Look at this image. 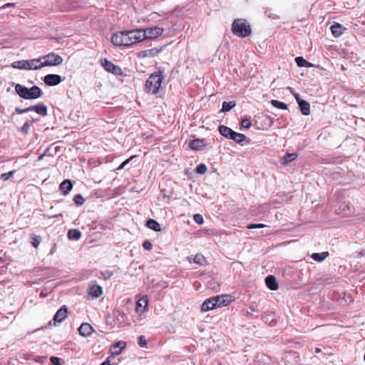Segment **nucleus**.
I'll return each mask as SVG.
<instances>
[{
  "label": "nucleus",
  "mask_w": 365,
  "mask_h": 365,
  "mask_svg": "<svg viewBox=\"0 0 365 365\" xmlns=\"http://www.w3.org/2000/svg\"><path fill=\"white\" fill-rule=\"evenodd\" d=\"M143 41L141 29L120 31L114 34L111 38L112 43L117 46H130Z\"/></svg>",
  "instance_id": "nucleus-1"
},
{
  "label": "nucleus",
  "mask_w": 365,
  "mask_h": 365,
  "mask_svg": "<svg viewBox=\"0 0 365 365\" xmlns=\"http://www.w3.org/2000/svg\"><path fill=\"white\" fill-rule=\"evenodd\" d=\"M164 77L163 76V71H158L148 78L145 82V90L147 93L151 94H156L158 93Z\"/></svg>",
  "instance_id": "nucleus-2"
},
{
  "label": "nucleus",
  "mask_w": 365,
  "mask_h": 365,
  "mask_svg": "<svg viewBox=\"0 0 365 365\" xmlns=\"http://www.w3.org/2000/svg\"><path fill=\"white\" fill-rule=\"evenodd\" d=\"M230 303L227 296H216L205 300L202 306V312H207L227 305Z\"/></svg>",
  "instance_id": "nucleus-3"
},
{
  "label": "nucleus",
  "mask_w": 365,
  "mask_h": 365,
  "mask_svg": "<svg viewBox=\"0 0 365 365\" xmlns=\"http://www.w3.org/2000/svg\"><path fill=\"white\" fill-rule=\"evenodd\" d=\"M233 34L239 37H246L250 35L251 28L245 19H235L232 26Z\"/></svg>",
  "instance_id": "nucleus-4"
},
{
  "label": "nucleus",
  "mask_w": 365,
  "mask_h": 365,
  "mask_svg": "<svg viewBox=\"0 0 365 365\" xmlns=\"http://www.w3.org/2000/svg\"><path fill=\"white\" fill-rule=\"evenodd\" d=\"M43 67L44 66H56L63 63V58L52 52L41 57Z\"/></svg>",
  "instance_id": "nucleus-5"
},
{
  "label": "nucleus",
  "mask_w": 365,
  "mask_h": 365,
  "mask_svg": "<svg viewBox=\"0 0 365 365\" xmlns=\"http://www.w3.org/2000/svg\"><path fill=\"white\" fill-rule=\"evenodd\" d=\"M143 30V36L144 40H153L155 39L160 36H161L163 33V29L158 26H153L148 27Z\"/></svg>",
  "instance_id": "nucleus-6"
},
{
  "label": "nucleus",
  "mask_w": 365,
  "mask_h": 365,
  "mask_svg": "<svg viewBox=\"0 0 365 365\" xmlns=\"http://www.w3.org/2000/svg\"><path fill=\"white\" fill-rule=\"evenodd\" d=\"M101 64L105 70L109 73H111L116 76H120L123 74V71L120 67L113 64L111 61L104 58L101 61Z\"/></svg>",
  "instance_id": "nucleus-7"
},
{
  "label": "nucleus",
  "mask_w": 365,
  "mask_h": 365,
  "mask_svg": "<svg viewBox=\"0 0 365 365\" xmlns=\"http://www.w3.org/2000/svg\"><path fill=\"white\" fill-rule=\"evenodd\" d=\"M42 95L41 88L34 86L31 88L24 87V99H36Z\"/></svg>",
  "instance_id": "nucleus-8"
},
{
  "label": "nucleus",
  "mask_w": 365,
  "mask_h": 365,
  "mask_svg": "<svg viewBox=\"0 0 365 365\" xmlns=\"http://www.w3.org/2000/svg\"><path fill=\"white\" fill-rule=\"evenodd\" d=\"M68 309L66 306L61 307L53 317V325L57 326L68 317Z\"/></svg>",
  "instance_id": "nucleus-9"
},
{
  "label": "nucleus",
  "mask_w": 365,
  "mask_h": 365,
  "mask_svg": "<svg viewBox=\"0 0 365 365\" xmlns=\"http://www.w3.org/2000/svg\"><path fill=\"white\" fill-rule=\"evenodd\" d=\"M43 68L41 57L24 61V70H37Z\"/></svg>",
  "instance_id": "nucleus-10"
},
{
  "label": "nucleus",
  "mask_w": 365,
  "mask_h": 365,
  "mask_svg": "<svg viewBox=\"0 0 365 365\" xmlns=\"http://www.w3.org/2000/svg\"><path fill=\"white\" fill-rule=\"evenodd\" d=\"M62 81L61 76L57 74H48L43 78L44 83L49 86H57Z\"/></svg>",
  "instance_id": "nucleus-11"
},
{
  "label": "nucleus",
  "mask_w": 365,
  "mask_h": 365,
  "mask_svg": "<svg viewBox=\"0 0 365 365\" xmlns=\"http://www.w3.org/2000/svg\"><path fill=\"white\" fill-rule=\"evenodd\" d=\"M31 111H35L36 114L44 116L47 115V107L44 104H38L24 108V113Z\"/></svg>",
  "instance_id": "nucleus-12"
},
{
  "label": "nucleus",
  "mask_w": 365,
  "mask_h": 365,
  "mask_svg": "<svg viewBox=\"0 0 365 365\" xmlns=\"http://www.w3.org/2000/svg\"><path fill=\"white\" fill-rule=\"evenodd\" d=\"M126 347V342L124 341H119L118 342H116L115 344H114L111 347H110V353L112 354V355L115 356V355H119L120 354V353L122 352V351Z\"/></svg>",
  "instance_id": "nucleus-13"
},
{
  "label": "nucleus",
  "mask_w": 365,
  "mask_h": 365,
  "mask_svg": "<svg viewBox=\"0 0 365 365\" xmlns=\"http://www.w3.org/2000/svg\"><path fill=\"white\" fill-rule=\"evenodd\" d=\"M148 301L146 297H141L136 303L135 312L143 314L147 310Z\"/></svg>",
  "instance_id": "nucleus-14"
},
{
  "label": "nucleus",
  "mask_w": 365,
  "mask_h": 365,
  "mask_svg": "<svg viewBox=\"0 0 365 365\" xmlns=\"http://www.w3.org/2000/svg\"><path fill=\"white\" fill-rule=\"evenodd\" d=\"M93 331V328L88 323H83L78 328L79 334L83 336H91Z\"/></svg>",
  "instance_id": "nucleus-15"
},
{
  "label": "nucleus",
  "mask_w": 365,
  "mask_h": 365,
  "mask_svg": "<svg viewBox=\"0 0 365 365\" xmlns=\"http://www.w3.org/2000/svg\"><path fill=\"white\" fill-rule=\"evenodd\" d=\"M344 30L345 28L339 23H335L331 26V31L334 37L340 36Z\"/></svg>",
  "instance_id": "nucleus-16"
},
{
  "label": "nucleus",
  "mask_w": 365,
  "mask_h": 365,
  "mask_svg": "<svg viewBox=\"0 0 365 365\" xmlns=\"http://www.w3.org/2000/svg\"><path fill=\"white\" fill-rule=\"evenodd\" d=\"M103 293L102 287L100 285L94 284L90 287L89 295L92 297L98 298Z\"/></svg>",
  "instance_id": "nucleus-17"
},
{
  "label": "nucleus",
  "mask_w": 365,
  "mask_h": 365,
  "mask_svg": "<svg viewBox=\"0 0 365 365\" xmlns=\"http://www.w3.org/2000/svg\"><path fill=\"white\" fill-rule=\"evenodd\" d=\"M265 282L268 288L271 290H277L278 284L274 277L269 275L265 279Z\"/></svg>",
  "instance_id": "nucleus-18"
},
{
  "label": "nucleus",
  "mask_w": 365,
  "mask_h": 365,
  "mask_svg": "<svg viewBox=\"0 0 365 365\" xmlns=\"http://www.w3.org/2000/svg\"><path fill=\"white\" fill-rule=\"evenodd\" d=\"M73 185L69 180H63L60 185V189L63 195H67L72 189Z\"/></svg>",
  "instance_id": "nucleus-19"
},
{
  "label": "nucleus",
  "mask_w": 365,
  "mask_h": 365,
  "mask_svg": "<svg viewBox=\"0 0 365 365\" xmlns=\"http://www.w3.org/2000/svg\"><path fill=\"white\" fill-rule=\"evenodd\" d=\"M298 105L303 115H308L310 114V105L307 101L303 100Z\"/></svg>",
  "instance_id": "nucleus-20"
},
{
  "label": "nucleus",
  "mask_w": 365,
  "mask_h": 365,
  "mask_svg": "<svg viewBox=\"0 0 365 365\" xmlns=\"http://www.w3.org/2000/svg\"><path fill=\"white\" fill-rule=\"evenodd\" d=\"M218 130L222 136H224L225 138H228V139L230 138V137L233 133V130L231 128H230L229 127H227L225 125L219 126Z\"/></svg>",
  "instance_id": "nucleus-21"
},
{
  "label": "nucleus",
  "mask_w": 365,
  "mask_h": 365,
  "mask_svg": "<svg viewBox=\"0 0 365 365\" xmlns=\"http://www.w3.org/2000/svg\"><path fill=\"white\" fill-rule=\"evenodd\" d=\"M146 226L155 232H160L161 230L160 225L153 219H149L146 222Z\"/></svg>",
  "instance_id": "nucleus-22"
},
{
  "label": "nucleus",
  "mask_w": 365,
  "mask_h": 365,
  "mask_svg": "<svg viewBox=\"0 0 365 365\" xmlns=\"http://www.w3.org/2000/svg\"><path fill=\"white\" fill-rule=\"evenodd\" d=\"M329 256V252H323L321 253H313L311 255V257L317 262H321L324 261Z\"/></svg>",
  "instance_id": "nucleus-23"
},
{
  "label": "nucleus",
  "mask_w": 365,
  "mask_h": 365,
  "mask_svg": "<svg viewBox=\"0 0 365 365\" xmlns=\"http://www.w3.org/2000/svg\"><path fill=\"white\" fill-rule=\"evenodd\" d=\"M81 237V232L76 229L70 230L68 232V237L70 240H78Z\"/></svg>",
  "instance_id": "nucleus-24"
},
{
  "label": "nucleus",
  "mask_w": 365,
  "mask_h": 365,
  "mask_svg": "<svg viewBox=\"0 0 365 365\" xmlns=\"http://www.w3.org/2000/svg\"><path fill=\"white\" fill-rule=\"evenodd\" d=\"M245 138H246V136L244 134L233 131L230 139L234 140L235 142H236L237 143H240L243 142L245 140Z\"/></svg>",
  "instance_id": "nucleus-25"
},
{
  "label": "nucleus",
  "mask_w": 365,
  "mask_h": 365,
  "mask_svg": "<svg viewBox=\"0 0 365 365\" xmlns=\"http://www.w3.org/2000/svg\"><path fill=\"white\" fill-rule=\"evenodd\" d=\"M295 61L299 67L310 68L313 65L306 61L304 58L299 56L295 58Z\"/></svg>",
  "instance_id": "nucleus-26"
},
{
  "label": "nucleus",
  "mask_w": 365,
  "mask_h": 365,
  "mask_svg": "<svg viewBox=\"0 0 365 365\" xmlns=\"http://www.w3.org/2000/svg\"><path fill=\"white\" fill-rule=\"evenodd\" d=\"M189 146L192 150H199L204 146V144H203V141L202 140L195 139V140H192L190 143Z\"/></svg>",
  "instance_id": "nucleus-27"
},
{
  "label": "nucleus",
  "mask_w": 365,
  "mask_h": 365,
  "mask_svg": "<svg viewBox=\"0 0 365 365\" xmlns=\"http://www.w3.org/2000/svg\"><path fill=\"white\" fill-rule=\"evenodd\" d=\"M235 106V103L233 101L230 102H223L222 107L221 109V112H228L230 111L232 108H234Z\"/></svg>",
  "instance_id": "nucleus-28"
},
{
  "label": "nucleus",
  "mask_w": 365,
  "mask_h": 365,
  "mask_svg": "<svg viewBox=\"0 0 365 365\" xmlns=\"http://www.w3.org/2000/svg\"><path fill=\"white\" fill-rule=\"evenodd\" d=\"M271 104L277 108H279V109H282V110H287L288 108L287 107V105L285 104L283 102H280L277 100H272L271 101Z\"/></svg>",
  "instance_id": "nucleus-29"
},
{
  "label": "nucleus",
  "mask_w": 365,
  "mask_h": 365,
  "mask_svg": "<svg viewBox=\"0 0 365 365\" xmlns=\"http://www.w3.org/2000/svg\"><path fill=\"white\" fill-rule=\"evenodd\" d=\"M194 262L200 265H205L207 262L206 259L202 255L197 254L194 258Z\"/></svg>",
  "instance_id": "nucleus-30"
},
{
  "label": "nucleus",
  "mask_w": 365,
  "mask_h": 365,
  "mask_svg": "<svg viewBox=\"0 0 365 365\" xmlns=\"http://www.w3.org/2000/svg\"><path fill=\"white\" fill-rule=\"evenodd\" d=\"M297 155L296 153H287L284 157V164H287L296 159Z\"/></svg>",
  "instance_id": "nucleus-31"
},
{
  "label": "nucleus",
  "mask_w": 365,
  "mask_h": 365,
  "mask_svg": "<svg viewBox=\"0 0 365 365\" xmlns=\"http://www.w3.org/2000/svg\"><path fill=\"white\" fill-rule=\"evenodd\" d=\"M263 320L266 323H269L270 325H274V315L273 314H267L263 316Z\"/></svg>",
  "instance_id": "nucleus-32"
},
{
  "label": "nucleus",
  "mask_w": 365,
  "mask_h": 365,
  "mask_svg": "<svg viewBox=\"0 0 365 365\" xmlns=\"http://www.w3.org/2000/svg\"><path fill=\"white\" fill-rule=\"evenodd\" d=\"M31 243L35 247L37 248L41 242V237L36 235H31L30 237Z\"/></svg>",
  "instance_id": "nucleus-33"
},
{
  "label": "nucleus",
  "mask_w": 365,
  "mask_h": 365,
  "mask_svg": "<svg viewBox=\"0 0 365 365\" xmlns=\"http://www.w3.org/2000/svg\"><path fill=\"white\" fill-rule=\"evenodd\" d=\"M207 172V167L205 164H200L196 168V173L198 174H205Z\"/></svg>",
  "instance_id": "nucleus-34"
},
{
  "label": "nucleus",
  "mask_w": 365,
  "mask_h": 365,
  "mask_svg": "<svg viewBox=\"0 0 365 365\" xmlns=\"http://www.w3.org/2000/svg\"><path fill=\"white\" fill-rule=\"evenodd\" d=\"M73 200L77 205H82L85 202V199L81 195H76Z\"/></svg>",
  "instance_id": "nucleus-35"
},
{
  "label": "nucleus",
  "mask_w": 365,
  "mask_h": 365,
  "mask_svg": "<svg viewBox=\"0 0 365 365\" xmlns=\"http://www.w3.org/2000/svg\"><path fill=\"white\" fill-rule=\"evenodd\" d=\"M114 315H115V318H116L118 320H119V321H120V322H124L125 319L126 318L125 314H123V313H121V312H119V311H116V312H114Z\"/></svg>",
  "instance_id": "nucleus-36"
},
{
  "label": "nucleus",
  "mask_w": 365,
  "mask_h": 365,
  "mask_svg": "<svg viewBox=\"0 0 365 365\" xmlns=\"http://www.w3.org/2000/svg\"><path fill=\"white\" fill-rule=\"evenodd\" d=\"M138 344L141 347H145L147 345V340L145 337L143 335L138 337Z\"/></svg>",
  "instance_id": "nucleus-37"
},
{
  "label": "nucleus",
  "mask_w": 365,
  "mask_h": 365,
  "mask_svg": "<svg viewBox=\"0 0 365 365\" xmlns=\"http://www.w3.org/2000/svg\"><path fill=\"white\" fill-rule=\"evenodd\" d=\"M16 171L15 170H13V171H10L9 173H3L1 175V179L3 180L4 181L5 180H7L10 178V177L11 175H14V173H15Z\"/></svg>",
  "instance_id": "nucleus-38"
},
{
  "label": "nucleus",
  "mask_w": 365,
  "mask_h": 365,
  "mask_svg": "<svg viewBox=\"0 0 365 365\" xmlns=\"http://www.w3.org/2000/svg\"><path fill=\"white\" fill-rule=\"evenodd\" d=\"M143 247L146 250H151L153 245L149 240H145L143 243Z\"/></svg>",
  "instance_id": "nucleus-39"
},
{
  "label": "nucleus",
  "mask_w": 365,
  "mask_h": 365,
  "mask_svg": "<svg viewBox=\"0 0 365 365\" xmlns=\"http://www.w3.org/2000/svg\"><path fill=\"white\" fill-rule=\"evenodd\" d=\"M194 220L199 225H202L203 223L202 216L200 214H196L194 215Z\"/></svg>",
  "instance_id": "nucleus-40"
},
{
  "label": "nucleus",
  "mask_w": 365,
  "mask_h": 365,
  "mask_svg": "<svg viewBox=\"0 0 365 365\" xmlns=\"http://www.w3.org/2000/svg\"><path fill=\"white\" fill-rule=\"evenodd\" d=\"M288 89L293 94L298 104L299 103L300 101H303L302 99L300 98L299 95L294 91L293 88L289 87Z\"/></svg>",
  "instance_id": "nucleus-41"
},
{
  "label": "nucleus",
  "mask_w": 365,
  "mask_h": 365,
  "mask_svg": "<svg viewBox=\"0 0 365 365\" xmlns=\"http://www.w3.org/2000/svg\"><path fill=\"white\" fill-rule=\"evenodd\" d=\"M134 158H135V155H133L131 156L130 158H129L128 159H127L126 160H125L123 163H122L120 164V165L119 166V168H118V170H121L123 169L127 164H128Z\"/></svg>",
  "instance_id": "nucleus-42"
},
{
  "label": "nucleus",
  "mask_w": 365,
  "mask_h": 365,
  "mask_svg": "<svg viewBox=\"0 0 365 365\" xmlns=\"http://www.w3.org/2000/svg\"><path fill=\"white\" fill-rule=\"evenodd\" d=\"M241 125L245 128H250L251 123L249 119H243L241 122Z\"/></svg>",
  "instance_id": "nucleus-43"
},
{
  "label": "nucleus",
  "mask_w": 365,
  "mask_h": 365,
  "mask_svg": "<svg viewBox=\"0 0 365 365\" xmlns=\"http://www.w3.org/2000/svg\"><path fill=\"white\" fill-rule=\"evenodd\" d=\"M16 91L20 97L23 98V86L17 84L16 86Z\"/></svg>",
  "instance_id": "nucleus-44"
},
{
  "label": "nucleus",
  "mask_w": 365,
  "mask_h": 365,
  "mask_svg": "<svg viewBox=\"0 0 365 365\" xmlns=\"http://www.w3.org/2000/svg\"><path fill=\"white\" fill-rule=\"evenodd\" d=\"M50 360L54 365H61L60 359L58 357L52 356L51 357Z\"/></svg>",
  "instance_id": "nucleus-45"
},
{
  "label": "nucleus",
  "mask_w": 365,
  "mask_h": 365,
  "mask_svg": "<svg viewBox=\"0 0 365 365\" xmlns=\"http://www.w3.org/2000/svg\"><path fill=\"white\" fill-rule=\"evenodd\" d=\"M153 50L145 51L143 56H150L153 54Z\"/></svg>",
  "instance_id": "nucleus-46"
},
{
  "label": "nucleus",
  "mask_w": 365,
  "mask_h": 365,
  "mask_svg": "<svg viewBox=\"0 0 365 365\" xmlns=\"http://www.w3.org/2000/svg\"><path fill=\"white\" fill-rule=\"evenodd\" d=\"M15 64H18V68L20 69H23V61H17L14 63Z\"/></svg>",
  "instance_id": "nucleus-47"
},
{
  "label": "nucleus",
  "mask_w": 365,
  "mask_h": 365,
  "mask_svg": "<svg viewBox=\"0 0 365 365\" xmlns=\"http://www.w3.org/2000/svg\"><path fill=\"white\" fill-rule=\"evenodd\" d=\"M247 228L250 230L257 229V224H251L247 226Z\"/></svg>",
  "instance_id": "nucleus-48"
},
{
  "label": "nucleus",
  "mask_w": 365,
  "mask_h": 365,
  "mask_svg": "<svg viewBox=\"0 0 365 365\" xmlns=\"http://www.w3.org/2000/svg\"><path fill=\"white\" fill-rule=\"evenodd\" d=\"M265 227H267V225H265L264 224H257V228H263Z\"/></svg>",
  "instance_id": "nucleus-49"
},
{
  "label": "nucleus",
  "mask_w": 365,
  "mask_h": 365,
  "mask_svg": "<svg viewBox=\"0 0 365 365\" xmlns=\"http://www.w3.org/2000/svg\"><path fill=\"white\" fill-rule=\"evenodd\" d=\"M13 5H14V4L8 3V4H6L5 5H4L2 7H3V8H6V7L11 6H13Z\"/></svg>",
  "instance_id": "nucleus-50"
},
{
  "label": "nucleus",
  "mask_w": 365,
  "mask_h": 365,
  "mask_svg": "<svg viewBox=\"0 0 365 365\" xmlns=\"http://www.w3.org/2000/svg\"><path fill=\"white\" fill-rule=\"evenodd\" d=\"M16 111L18 113H23V109H21V108H16Z\"/></svg>",
  "instance_id": "nucleus-51"
},
{
  "label": "nucleus",
  "mask_w": 365,
  "mask_h": 365,
  "mask_svg": "<svg viewBox=\"0 0 365 365\" xmlns=\"http://www.w3.org/2000/svg\"><path fill=\"white\" fill-rule=\"evenodd\" d=\"M43 156H44V154H43V155H40V156L38 157V160H42V158H43Z\"/></svg>",
  "instance_id": "nucleus-52"
},
{
  "label": "nucleus",
  "mask_w": 365,
  "mask_h": 365,
  "mask_svg": "<svg viewBox=\"0 0 365 365\" xmlns=\"http://www.w3.org/2000/svg\"><path fill=\"white\" fill-rule=\"evenodd\" d=\"M101 365H110V364L108 362L105 361V362L102 363Z\"/></svg>",
  "instance_id": "nucleus-53"
},
{
  "label": "nucleus",
  "mask_w": 365,
  "mask_h": 365,
  "mask_svg": "<svg viewBox=\"0 0 365 365\" xmlns=\"http://www.w3.org/2000/svg\"><path fill=\"white\" fill-rule=\"evenodd\" d=\"M13 66H14V67H15V68H16V67H18V64H15V63H14V65H13Z\"/></svg>",
  "instance_id": "nucleus-54"
},
{
  "label": "nucleus",
  "mask_w": 365,
  "mask_h": 365,
  "mask_svg": "<svg viewBox=\"0 0 365 365\" xmlns=\"http://www.w3.org/2000/svg\"><path fill=\"white\" fill-rule=\"evenodd\" d=\"M110 359V356H108V359ZM108 362L109 363V360H108Z\"/></svg>",
  "instance_id": "nucleus-55"
},
{
  "label": "nucleus",
  "mask_w": 365,
  "mask_h": 365,
  "mask_svg": "<svg viewBox=\"0 0 365 365\" xmlns=\"http://www.w3.org/2000/svg\"><path fill=\"white\" fill-rule=\"evenodd\" d=\"M110 359V356H108V359ZM108 362L109 363V360H108Z\"/></svg>",
  "instance_id": "nucleus-56"
},
{
  "label": "nucleus",
  "mask_w": 365,
  "mask_h": 365,
  "mask_svg": "<svg viewBox=\"0 0 365 365\" xmlns=\"http://www.w3.org/2000/svg\"><path fill=\"white\" fill-rule=\"evenodd\" d=\"M26 125H28V122H26V123H24V126H25Z\"/></svg>",
  "instance_id": "nucleus-57"
}]
</instances>
